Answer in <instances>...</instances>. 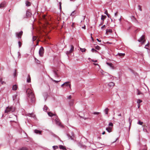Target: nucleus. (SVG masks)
<instances>
[{"label": "nucleus", "mask_w": 150, "mask_h": 150, "mask_svg": "<svg viewBox=\"0 0 150 150\" xmlns=\"http://www.w3.org/2000/svg\"><path fill=\"white\" fill-rule=\"evenodd\" d=\"M26 93L29 98H30L31 102H34L35 101V98L32 90L30 89H28L26 91Z\"/></svg>", "instance_id": "obj_1"}, {"label": "nucleus", "mask_w": 150, "mask_h": 150, "mask_svg": "<svg viewBox=\"0 0 150 150\" xmlns=\"http://www.w3.org/2000/svg\"><path fill=\"white\" fill-rule=\"evenodd\" d=\"M15 110V108H13L12 107H8L6 108L5 111V112L6 113H8L10 112H13Z\"/></svg>", "instance_id": "obj_2"}, {"label": "nucleus", "mask_w": 150, "mask_h": 150, "mask_svg": "<svg viewBox=\"0 0 150 150\" xmlns=\"http://www.w3.org/2000/svg\"><path fill=\"white\" fill-rule=\"evenodd\" d=\"M145 36L144 35H143L142 36L141 38L139 39L138 41L139 42H142V44H144L145 42H146V40L145 39Z\"/></svg>", "instance_id": "obj_3"}, {"label": "nucleus", "mask_w": 150, "mask_h": 150, "mask_svg": "<svg viewBox=\"0 0 150 150\" xmlns=\"http://www.w3.org/2000/svg\"><path fill=\"white\" fill-rule=\"evenodd\" d=\"M23 32L22 31H21L19 32H17L16 33V36L18 38L21 39V36L23 35Z\"/></svg>", "instance_id": "obj_4"}, {"label": "nucleus", "mask_w": 150, "mask_h": 150, "mask_svg": "<svg viewBox=\"0 0 150 150\" xmlns=\"http://www.w3.org/2000/svg\"><path fill=\"white\" fill-rule=\"evenodd\" d=\"M44 49L43 47H41L39 50V54L41 57H42L44 53Z\"/></svg>", "instance_id": "obj_5"}, {"label": "nucleus", "mask_w": 150, "mask_h": 150, "mask_svg": "<svg viewBox=\"0 0 150 150\" xmlns=\"http://www.w3.org/2000/svg\"><path fill=\"white\" fill-rule=\"evenodd\" d=\"M53 71L55 74V76L58 77H59V75L58 74V70L56 68H53Z\"/></svg>", "instance_id": "obj_6"}, {"label": "nucleus", "mask_w": 150, "mask_h": 150, "mask_svg": "<svg viewBox=\"0 0 150 150\" xmlns=\"http://www.w3.org/2000/svg\"><path fill=\"white\" fill-rule=\"evenodd\" d=\"M55 118V121L56 122V124L59 125H60L61 124V123L60 122V120L57 115L55 116L54 117Z\"/></svg>", "instance_id": "obj_7"}, {"label": "nucleus", "mask_w": 150, "mask_h": 150, "mask_svg": "<svg viewBox=\"0 0 150 150\" xmlns=\"http://www.w3.org/2000/svg\"><path fill=\"white\" fill-rule=\"evenodd\" d=\"M74 46L72 45H71V48L70 50L69 51H67L66 52V54L68 55L69 54H70L72 52L74 51Z\"/></svg>", "instance_id": "obj_8"}, {"label": "nucleus", "mask_w": 150, "mask_h": 150, "mask_svg": "<svg viewBox=\"0 0 150 150\" xmlns=\"http://www.w3.org/2000/svg\"><path fill=\"white\" fill-rule=\"evenodd\" d=\"M70 83V82H66L64 83L61 86L63 87L64 86H67L69 85V87L71 88V85L70 84H69Z\"/></svg>", "instance_id": "obj_9"}, {"label": "nucleus", "mask_w": 150, "mask_h": 150, "mask_svg": "<svg viewBox=\"0 0 150 150\" xmlns=\"http://www.w3.org/2000/svg\"><path fill=\"white\" fill-rule=\"evenodd\" d=\"M6 3L5 2H3L0 4V8L5 7L6 6Z\"/></svg>", "instance_id": "obj_10"}, {"label": "nucleus", "mask_w": 150, "mask_h": 150, "mask_svg": "<svg viewBox=\"0 0 150 150\" xmlns=\"http://www.w3.org/2000/svg\"><path fill=\"white\" fill-rule=\"evenodd\" d=\"M106 130L109 132H110L112 131V127H109L106 128Z\"/></svg>", "instance_id": "obj_11"}, {"label": "nucleus", "mask_w": 150, "mask_h": 150, "mask_svg": "<svg viewBox=\"0 0 150 150\" xmlns=\"http://www.w3.org/2000/svg\"><path fill=\"white\" fill-rule=\"evenodd\" d=\"M12 117H13L14 119L11 121V122H16V121L17 120V119L16 116L15 115H13Z\"/></svg>", "instance_id": "obj_12"}, {"label": "nucleus", "mask_w": 150, "mask_h": 150, "mask_svg": "<svg viewBox=\"0 0 150 150\" xmlns=\"http://www.w3.org/2000/svg\"><path fill=\"white\" fill-rule=\"evenodd\" d=\"M34 132L37 134H41L42 131L38 130L35 129L34 130Z\"/></svg>", "instance_id": "obj_13"}, {"label": "nucleus", "mask_w": 150, "mask_h": 150, "mask_svg": "<svg viewBox=\"0 0 150 150\" xmlns=\"http://www.w3.org/2000/svg\"><path fill=\"white\" fill-rule=\"evenodd\" d=\"M31 13L29 11H27L26 15L27 17H30L31 16Z\"/></svg>", "instance_id": "obj_14"}, {"label": "nucleus", "mask_w": 150, "mask_h": 150, "mask_svg": "<svg viewBox=\"0 0 150 150\" xmlns=\"http://www.w3.org/2000/svg\"><path fill=\"white\" fill-rule=\"evenodd\" d=\"M106 64L108 65L110 67H111V68H112V69H114V67L113 66V64L112 63H109V62H107Z\"/></svg>", "instance_id": "obj_15"}, {"label": "nucleus", "mask_w": 150, "mask_h": 150, "mask_svg": "<svg viewBox=\"0 0 150 150\" xmlns=\"http://www.w3.org/2000/svg\"><path fill=\"white\" fill-rule=\"evenodd\" d=\"M108 86L110 87H113L115 86V83L113 82H110L109 83Z\"/></svg>", "instance_id": "obj_16"}, {"label": "nucleus", "mask_w": 150, "mask_h": 150, "mask_svg": "<svg viewBox=\"0 0 150 150\" xmlns=\"http://www.w3.org/2000/svg\"><path fill=\"white\" fill-rule=\"evenodd\" d=\"M48 115L50 117H52L53 116H54V117H55V116L56 115V114H53L51 112H48Z\"/></svg>", "instance_id": "obj_17"}, {"label": "nucleus", "mask_w": 150, "mask_h": 150, "mask_svg": "<svg viewBox=\"0 0 150 150\" xmlns=\"http://www.w3.org/2000/svg\"><path fill=\"white\" fill-rule=\"evenodd\" d=\"M28 116L33 118H35V115L33 113L28 114Z\"/></svg>", "instance_id": "obj_18"}, {"label": "nucleus", "mask_w": 150, "mask_h": 150, "mask_svg": "<svg viewBox=\"0 0 150 150\" xmlns=\"http://www.w3.org/2000/svg\"><path fill=\"white\" fill-rule=\"evenodd\" d=\"M59 148L60 149H62L63 150H66L65 146H63L62 145H60L59 146Z\"/></svg>", "instance_id": "obj_19"}, {"label": "nucleus", "mask_w": 150, "mask_h": 150, "mask_svg": "<svg viewBox=\"0 0 150 150\" xmlns=\"http://www.w3.org/2000/svg\"><path fill=\"white\" fill-rule=\"evenodd\" d=\"M17 86L16 85H14L13 86L12 89L13 90L16 91L17 90Z\"/></svg>", "instance_id": "obj_20"}, {"label": "nucleus", "mask_w": 150, "mask_h": 150, "mask_svg": "<svg viewBox=\"0 0 150 150\" xmlns=\"http://www.w3.org/2000/svg\"><path fill=\"white\" fill-rule=\"evenodd\" d=\"M27 82L28 83H30L31 82V78L30 76L29 75H28L27 79Z\"/></svg>", "instance_id": "obj_21"}, {"label": "nucleus", "mask_w": 150, "mask_h": 150, "mask_svg": "<svg viewBox=\"0 0 150 150\" xmlns=\"http://www.w3.org/2000/svg\"><path fill=\"white\" fill-rule=\"evenodd\" d=\"M112 32V30L111 29L107 30H106V34H108V33H111Z\"/></svg>", "instance_id": "obj_22"}, {"label": "nucleus", "mask_w": 150, "mask_h": 150, "mask_svg": "<svg viewBox=\"0 0 150 150\" xmlns=\"http://www.w3.org/2000/svg\"><path fill=\"white\" fill-rule=\"evenodd\" d=\"M26 6H30L31 5V3L30 2L28 1H27L26 2Z\"/></svg>", "instance_id": "obj_23"}, {"label": "nucleus", "mask_w": 150, "mask_h": 150, "mask_svg": "<svg viewBox=\"0 0 150 150\" xmlns=\"http://www.w3.org/2000/svg\"><path fill=\"white\" fill-rule=\"evenodd\" d=\"M106 16H103L102 15L101 16V19L103 21L106 18Z\"/></svg>", "instance_id": "obj_24"}, {"label": "nucleus", "mask_w": 150, "mask_h": 150, "mask_svg": "<svg viewBox=\"0 0 150 150\" xmlns=\"http://www.w3.org/2000/svg\"><path fill=\"white\" fill-rule=\"evenodd\" d=\"M18 150H28V149L25 147H23L20 149Z\"/></svg>", "instance_id": "obj_25"}, {"label": "nucleus", "mask_w": 150, "mask_h": 150, "mask_svg": "<svg viewBox=\"0 0 150 150\" xmlns=\"http://www.w3.org/2000/svg\"><path fill=\"white\" fill-rule=\"evenodd\" d=\"M109 109L108 108H106L105 110V112L106 114H108Z\"/></svg>", "instance_id": "obj_26"}, {"label": "nucleus", "mask_w": 150, "mask_h": 150, "mask_svg": "<svg viewBox=\"0 0 150 150\" xmlns=\"http://www.w3.org/2000/svg\"><path fill=\"white\" fill-rule=\"evenodd\" d=\"M142 101L140 99L137 100V104H140V103H142Z\"/></svg>", "instance_id": "obj_27"}, {"label": "nucleus", "mask_w": 150, "mask_h": 150, "mask_svg": "<svg viewBox=\"0 0 150 150\" xmlns=\"http://www.w3.org/2000/svg\"><path fill=\"white\" fill-rule=\"evenodd\" d=\"M118 54L120 56H124L125 55V54L124 53H118Z\"/></svg>", "instance_id": "obj_28"}, {"label": "nucleus", "mask_w": 150, "mask_h": 150, "mask_svg": "<svg viewBox=\"0 0 150 150\" xmlns=\"http://www.w3.org/2000/svg\"><path fill=\"white\" fill-rule=\"evenodd\" d=\"M95 48L98 50H99L100 49V47L99 46H97L95 47Z\"/></svg>", "instance_id": "obj_29"}, {"label": "nucleus", "mask_w": 150, "mask_h": 150, "mask_svg": "<svg viewBox=\"0 0 150 150\" xmlns=\"http://www.w3.org/2000/svg\"><path fill=\"white\" fill-rule=\"evenodd\" d=\"M137 94L138 95H139L141 94H142V93H141V92L138 89L137 90Z\"/></svg>", "instance_id": "obj_30"}, {"label": "nucleus", "mask_w": 150, "mask_h": 150, "mask_svg": "<svg viewBox=\"0 0 150 150\" xmlns=\"http://www.w3.org/2000/svg\"><path fill=\"white\" fill-rule=\"evenodd\" d=\"M0 81L2 84H5V82L4 81H3L2 79H0Z\"/></svg>", "instance_id": "obj_31"}, {"label": "nucleus", "mask_w": 150, "mask_h": 150, "mask_svg": "<svg viewBox=\"0 0 150 150\" xmlns=\"http://www.w3.org/2000/svg\"><path fill=\"white\" fill-rule=\"evenodd\" d=\"M53 149L55 150L57 149H58V147L57 146H53Z\"/></svg>", "instance_id": "obj_32"}, {"label": "nucleus", "mask_w": 150, "mask_h": 150, "mask_svg": "<svg viewBox=\"0 0 150 150\" xmlns=\"http://www.w3.org/2000/svg\"><path fill=\"white\" fill-rule=\"evenodd\" d=\"M48 109V108L46 106V105L44 106V108H43V109L44 110L46 111Z\"/></svg>", "instance_id": "obj_33"}, {"label": "nucleus", "mask_w": 150, "mask_h": 150, "mask_svg": "<svg viewBox=\"0 0 150 150\" xmlns=\"http://www.w3.org/2000/svg\"><path fill=\"white\" fill-rule=\"evenodd\" d=\"M37 37L35 36H33V41H34L36 40Z\"/></svg>", "instance_id": "obj_34"}, {"label": "nucleus", "mask_w": 150, "mask_h": 150, "mask_svg": "<svg viewBox=\"0 0 150 150\" xmlns=\"http://www.w3.org/2000/svg\"><path fill=\"white\" fill-rule=\"evenodd\" d=\"M35 61L36 63L38 64H40V62L36 58L35 59Z\"/></svg>", "instance_id": "obj_35"}, {"label": "nucleus", "mask_w": 150, "mask_h": 150, "mask_svg": "<svg viewBox=\"0 0 150 150\" xmlns=\"http://www.w3.org/2000/svg\"><path fill=\"white\" fill-rule=\"evenodd\" d=\"M80 50L82 52H83L85 51L86 49L85 48H80Z\"/></svg>", "instance_id": "obj_36"}, {"label": "nucleus", "mask_w": 150, "mask_h": 150, "mask_svg": "<svg viewBox=\"0 0 150 150\" xmlns=\"http://www.w3.org/2000/svg\"><path fill=\"white\" fill-rule=\"evenodd\" d=\"M76 14V12L75 11H74L72 12L71 14V16H74Z\"/></svg>", "instance_id": "obj_37"}, {"label": "nucleus", "mask_w": 150, "mask_h": 150, "mask_svg": "<svg viewBox=\"0 0 150 150\" xmlns=\"http://www.w3.org/2000/svg\"><path fill=\"white\" fill-rule=\"evenodd\" d=\"M138 123L139 125H142L143 124V122H141L140 121H139Z\"/></svg>", "instance_id": "obj_38"}, {"label": "nucleus", "mask_w": 150, "mask_h": 150, "mask_svg": "<svg viewBox=\"0 0 150 150\" xmlns=\"http://www.w3.org/2000/svg\"><path fill=\"white\" fill-rule=\"evenodd\" d=\"M144 127V129H143L144 131V132H146L147 133H148L147 129H145V126H143V127Z\"/></svg>", "instance_id": "obj_39"}, {"label": "nucleus", "mask_w": 150, "mask_h": 150, "mask_svg": "<svg viewBox=\"0 0 150 150\" xmlns=\"http://www.w3.org/2000/svg\"><path fill=\"white\" fill-rule=\"evenodd\" d=\"M51 79L53 81H54V82H55V83H57L58 82H59L60 81V80H59V81H56V80H55L54 79H53L52 78H51Z\"/></svg>", "instance_id": "obj_40"}, {"label": "nucleus", "mask_w": 150, "mask_h": 150, "mask_svg": "<svg viewBox=\"0 0 150 150\" xmlns=\"http://www.w3.org/2000/svg\"><path fill=\"white\" fill-rule=\"evenodd\" d=\"M91 51L93 52H97V51L96 50H95L94 48H92L91 49Z\"/></svg>", "instance_id": "obj_41"}, {"label": "nucleus", "mask_w": 150, "mask_h": 150, "mask_svg": "<svg viewBox=\"0 0 150 150\" xmlns=\"http://www.w3.org/2000/svg\"><path fill=\"white\" fill-rule=\"evenodd\" d=\"M138 8L141 11H142V9L141 8V6L140 5H139L138 6Z\"/></svg>", "instance_id": "obj_42"}, {"label": "nucleus", "mask_w": 150, "mask_h": 150, "mask_svg": "<svg viewBox=\"0 0 150 150\" xmlns=\"http://www.w3.org/2000/svg\"><path fill=\"white\" fill-rule=\"evenodd\" d=\"M18 43L19 45V47H21L22 45V43L20 41H19L18 42Z\"/></svg>", "instance_id": "obj_43"}, {"label": "nucleus", "mask_w": 150, "mask_h": 150, "mask_svg": "<svg viewBox=\"0 0 150 150\" xmlns=\"http://www.w3.org/2000/svg\"><path fill=\"white\" fill-rule=\"evenodd\" d=\"M113 124L111 122H110L109 124V126L112 127L113 126Z\"/></svg>", "instance_id": "obj_44"}, {"label": "nucleus", "mask_w": 150, "mask_h": 150, "mask_svg": "<svg viewBox=\"0 0 150 150\" xmlns=\"http://www.w3.org/2000/svg\"><path fill=\"white\" fill-rule=\"evenodd\" d=\"M17 96V95H15L13 96V98L14 100H15V99L16 98Z\"/></svg>", "instance_id": "obj_45"}, {"label": "nucleus", "mask_w": 150, "mask_h": 150, "mask_svg": "<svg viewBox=\"0 0 150 150\" xmlns=\"http://www.w3.org/2000/svg\"><path fill=\"white\" fill-rule=\"evenodd\" d=\"M14 77H15L16 76V70H15V71L14 74Z\"/></svg>", "instance_id": "obj_46"}, {"label": "nucleus", "mask_w": 150, "mask_h": 150, "mask_svg": "<svg viewBox=\"0 0 150 150\" xmlns=\"http://www.w3.org/2000/svg\"><path fill=\"white\" fill-rule=\"evenodd\" d=\"M105 28H106L105 25H104L101 27V29H105Z\"/></svg>", "instance_id": "obj_47"}, {"label": "nucleus", "mask_w": 150, "mask_h": 150, "mask_svg": "<svg viewBox=\"0 0 150 150\" xmlns=\"http://www.w3.org/2000/svg\"><path fill=\"white\" fill-rule=\"evenodd\" d=\"M100 113V112H95L93 113V114L94 115H98Z\"/></svg>", "instance_id": "obj_48"}, {"label": "nucleus", "mask_w": 150, "mask_h": 150, "mask_svg": "<svg viewBox=\"0 0 150 150\" xmlns=\"http://www.w3.org/2000/svg\"><path fill=\"white\" fill-rule=\"evenodd\" d=\"M73 101H74L73 100H72V101L70 103V105L71 106H72L73 105Z\"/></svg>", "instance_id": "obj_49"}, {"label": "nucleus", "mask_w": 150, "mask_h": 150, "mask_svg": "<svg viewBox=\"0 0 150 150\" xmlns=\"http://www.w3.org/2000/svg\"><path fill=\"white\" fill-rule=\"evenodd\" d=\"M74 25H75V23H72V24L71 25V26L73 28H74Z\"/></svg>", "instance_id": "obj_50"}, {"label": "nucleus", "mask_w": 150, "mask_h": 150, "mask_svg": "<svg viewBox=\"0 0 150 150\" xmlns=\"http://www.w3.org/2000/svg\"><path fill=\"white\" fill-rule=\"evenodd\" d=\"M105 13L106 14V15L108 14V11L107 10H106L105 12Z\"/></svg>", "instance_id": "obj_51"}, {"label": "nucleus", "mask_w": 150, "mask_h": 150, "mask_svg": "<svg viewBox=\"0 0 150 150\" xmlns=\"http://www.w3.org/2000/svg\"><path fill=\"white\" fill-rule=\"evenodd\" d=\"M71 96L70 95L68 97V98L69 99H71Z\"/></svg>", "instance_id": "obj_52"}, {"label": "nucleus", "mask_w": 150, "mask_h": 150, "mask_svg": "<svg viewBox=\"0 0 150 150\" xmlns=\"http://www.w3.org/2000/svg\"><path fill=\"white\" fill-rule=\"evenodd\" d=\"M91 61L95 62H97V60H92Z\"/></svg>", "instance_id": "obj_53"}, {"label": "nucleus", "mask_w": 150, "mask_h": 150, "mask_svg": "<svg viewBox=\"0 0 150 150\" xmlns=\"http://www.w3.org/2000/svg\"><path fill=\"white\" fill-rule=\"evenodd\" d=\"M46 16L45 15H44L42 16V18L44 19H45V17Z\"/></svg>", "instance_id": "obj_54"}, {"label": "nucleus", "mask_w": 150, "mask_h": 150, "mask_svg": "<svg viewBox=\"0 0 150 150\" xmlns=\"http://www.w3.org/2000/svg\"><path fill=\"white\" fill-rule=\"evenodd\" d=\"M117 14H118V12H116V13H115V16H117Z\"/></svg>", "instance_id": "obj_55"}, {"label": "nucleus", "mask_w": 150, "mask_h": 150, "mask_svg": "<svg viewBox=\"0 0 150 150\" xmlns=\"http://www.w3.org/2000/svg\"><path fill=\"white\" fill-rule=\"evenodd\" d=\"M107 15L108 18H110V15L108 13V14Z\"/></svg>", "instance_id": "obj_56"}, {"label": "nucleus", "mask_w": 150, "mask_h": 150, "mask_svg": "<svg viewBox=\"0 0 150 150\" xmlns=\"http://www.w3.org/2000/svg\"><path fill=\"white\" fill-rule=\"evenodd\" d=\"M96 40L99 42H101V40H99L98 39H96Z\"/></svg>", "instance_id": "obj_57"}, {"label": "nucleus", "mask_w": 150, "mask_h": 150, "mask_svg": "<svg viewBox=\"0 0 150 150\" xmlns=\"http://www.w3.org/2000/svg\"><path fill=\"white\" fill-rule=\"evenodd\" d=\"M140 104H138V108H139L140 107Z\"/></svg>", "instance_id": "obj_58"}, {"label": "nucleus", "mask_w": 150, "mask_h": 150, "mask_svg": "<svg viewBox=\"0 0 150 150\" xmlns=\"http://www.w3.org/2000/svg\"><path fill=\"white\" fill-rule=\"evenodd\" d=\"M149 42H148V43L145 45V47L149 46Z\"/></svg>", "instance_id": "obj_59"}, {"label": "nucleus", "mask_w": 150, "mask_h": 150, "mask_svg": "<svg viewBox=\"0 0 150 150\" xmlns=\"http://www.w3.org/2000/svg\"><path fill=\"white\" fill-rule=\"evenodd\" d=\"M82 28L83 29H85L86 28V27H85V26H83L82 27Z\"/></svg>", "instance_id": "obj_60"}, {"label": "nucleus", "mask_w": 150, "mask_h": 150, "mask_svg": "<svg viewBox=\"0 0 150 150\" xmlns=\"http://www.w3.org/2000/svg\"><path fill=\"white\" fill-rule=\"evenodd\" d=\"M107 43L109 44H112V42H107Z\"/></svg>", "instance_id": "obj_61"}, {"label": "nucleus", "mask_w": 150, "mask_h": 150, "mask_svg": "<svg viewBox=\"0 0 150 150\" xmlns=\"http://www.w3.org/2000/svg\"><path fill=\"white\" fill-rule=\"evenodd\" d=\"M105 131H104V132L102 133V134H105Z\"/></svg>", "instance_id": "obj_62"}, {"label": "nucleus", "mask_w": 150, "mask_h": 150, "mask_svg": "<svg viewBox=\"0 0 150 150\" xmlns=\"http://www.w3.org/2000/svg\"><path fill=\"white\" fill-rule=\"evenodd\" d=\"M118 116H121L122 115L121 114H120L119 115H118Z\"/></svg>", "instance_id": "obj_63"}, {"label": "nucleus", "mask_w": 150, "mask_h": 150, "mask_svg": "<svg viewBox=\"0 0 150 150\" xmlns=\"http://www.w3.org/2000/svg\"><path fill=\"white\" fill-rule=\"evenodd\" d=\"M93 64L95 65H98V64H97L94 63Z\"/></svg>", "instance_id": "obj_64"}]
</instances>
